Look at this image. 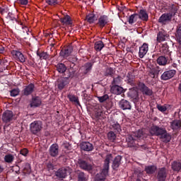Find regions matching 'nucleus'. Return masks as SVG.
Instances as JSON below:
<instances>
[{
  "mask_svg": "<svg viewBox=\"0 0 181 181\" xmlns=\"http://www.w3.org/2000/svg\"><path fill=\"white\" fill-rule=\"evenodd\" d=\"M93 111L95 118H100L103 114V106L101 105H96L93 107Z\"/></svg>",
  "mask_w": 181,
  "mask_h": 181,
  "instance_id": "obj_27",
  "label": "nucleus"
},
{
  "mask_svg": "<svg viewBox=\"0 0 181 181\" xmlns=\"http://www.w3.org/2000/svg\"><path fill=\"white\" fill-rule=\"evenodd\" d=\"M140 148L142 151H146V149H148V146H146V145H141L140 146Z\"/></svg>",
  "mask_w": 181,
  "mask_h": 181,
  "instance_id": "obj_64",
  "label": "nucleus"
},
{
  "mask_svg": "<svg viewBox=\"0 0 181 181\" xmlns=\"http://www.w3.org/2000/svg\"><path fill=\"white\" fill-rule=\"evenodd\" d=\"M60 22L63 23V25H73V21L71 20V17L69 15H66L64 17L60 18Z\"/></svg>",
  "mask_w": 181,
  "mask_h": 181,
  "instance_id": "obj_30",
  "label": "nucleus"
},
{
  "mask_svg": "<svg viewBox=\"0 0 181 181\" xmlns=\"http://www.w3.org/2000/svg\"><path fill=\"white\" fill-rule=\"evenodd\" d=\"M110 91L112 94L119 95L120 94H122V93L124 92V88L119 86V85H112V86L110 88Z\"/></svg>",
  "mask_w": 181,
  "mask_h": 181,
  "instance_id": "obj_26",
  "label": "nucleus"
},
{
  "mask_svg": "<svg viewBox=\"0 0 181 181\" xmlns=\"http://www.w3.org/2000/svg\"><path fill=\"white\" fill-rule=\"evenodd\" d=\"M129 95L132 98H134V100H138V91L136 90H131L129 92Z\"/></svg>",
  "mask_w": 181,
  "mask_h": 181,
  "instance_id": "obj_45",
  "label": "nucleus"
},
{
  "mask_svg": "<svg viewBox=\"0 0 181 181\" xmlns=\"http://www.w3.org/2000/svg\"><path fill=\"white\" fill-rule=\"evenodd\" d=\"M21 155H23V156H28V153H29V150L28 148H23L20 151Z\"/></svg>",
  "mask_w": 181,
  "mask_h": 181,
  "instance_id": "obj_57",
  "label": "nucleus"
},
{
  "mask_svg": "<svg viewBox=\"0 0 181 181\" xmlns=\"http://www.w3.org/2000/svg\"><path fill=\"white\" fill-rule=\"evenodd\" d=\"M78 165L81 169H83V170H86L87 172H91V170H93V165L88 163L83 159H78Z\"/></svg>",
  "mask_w": 181,
  "mask_h": 181,
  "instance_id": "obj_10",
  "label": "nucleus"
},
{
  "mask_svg": "<svg viewBox=\"0 0 181 181\" xmlns=\"http://www.w3.org/2000/svg\"><path fill=\"white\" fill-rule=\"evenodd\" d=\"M171 169H173L174 172H181V161L174 160L171 163Z\"/></svg>",
  "mask_w": 181,
  "mask_h": 181,
  "instance_id": "obj_28",
  "label": "nucleus"
},
{
  "mask_svg": "<svg viewBox=\"0 0 181 181\" xmlns=\"http://www.w3.org/2000/svg\"><path fill=\"white\" fill-rule=\"evenodd\" d=\"M5 53V47L0 45V54Z\"/></svg>",
  "mask_w": 181,
  "mask_h": 181,
  "instance_id": "obj_61",
  "label": "nucleus"
},
{
  "mask_svg": "<svg viewBox=\"0 0 181 181\" xmlns=\"http://www.w3.org/2000/svg\"><path fill=\"white\" fill-rule=\"evenodd\" d=\"M78 181H87L86 174L83 172H80L78 175Z\"/></svg>",
  "mask_w": 181,
  "mask_h": 181,
  "instance_id": "obj_50",
  "label": "nucleus"
},
{
  "mask_svg": "<svg viewBox=\"0 0 181 181\" xmlns=\"http://www.w3.org/2000/svg\"><path fill=\"white\" fill-rule=\"evenodd\" d=\"M80 146L81 149L85 152H91V151L94 150V146L88 141H83L81 143Z\"/></svg>",
  "mask_w": 181,
  "mask_h": 181,
  "instance_id": "obj_16",
  "label": "nucleus"
},
{
  "mask_svg": "<svg viewBox=\"0 0 181 181\" xmlns=\"http://www.w3.org/2000/svg\"><path fill=\"white\" fill-rule=\"evenodd\" d=\"M69 173H70V169L69 168L62 167L55 172V176L58 177V179H66Z\"/></svg>",
  "mask_w": 181,
  "mask_h": 181,
  "instance_id": "obj_8",
  "label": "nucleus"
},
{
  "mask_svg": "<svg viewBox=\"0 0 181 181\" xmlns=\"http://www.w3.org/2000/svg\"><path fill=\"white\" fill-rule=\"evenodd\" d=\"M86 21L88 22V23H94L95 22V14L94 13H90L86 16Z\"/></svg>",
  "mask_w": 181,
  "mask_h": 181,
  "instance_id": "obj_39",
  "label": "nucleus"
},
{
  "mask_svg": "<svg viewBox=\"0 0 181 181\" xmlns=\"http://www.w3.org/2000/svg\"><path fill=\"white\" fill-rule=\"evenodd\" d=\"M158 42H165L166 40V35L163 32H159L157 35Z\"/></svg>",
  "mask_w": 181,
  "mask_h": 181,
  "instance_id": "obj_42",
  "label": "nucleus"
},
{
  "mask_svg": "<svg viewBox=\"0 0 181 181\" xmlns=\"http://www.w3.org/2000/svg\"><path fill=\"white\" fill-rule=\"evenodd\" d=\"M70 78H73V77L64 76L58 79L57 83V88L63 90L70 83Z\"/></svg>",
  "mask_w": 181,
  "mask_h": 181,
  "instance_id": "obj_9",
  "label": "nucleus"
},
{
  "mask_svg": "<svg viewBox=\"0 0 181 181\" xmlns=\"http://www.w3.org/2000/svg\"><path fill=\"white\" fill-rule=\"evenodd\" d=\"M35 91V84L30 83L28 86H25L24 89L22 90L23 95H30Z\"/></svg>",
  "mask_w": 181,
  "mask_h": 181,
  "instance_id": "obj_17",
  "label": "nucleus"
},
{
  "mask_svg": "<svg viewBox=\"0 0 181 181\" xmlns=\"http://www.w3.org/2000/svg\"><path fill=\"white\" fill-rule=\"evenodd\" d=\"M161 52H163L164 54H170V52H169V47L168 45H163L161 47Z\"/></svg>",
  "mask_w": 181,
  "mask_h": 181,
  "instance_id": "obj_52",
  "label": "nucleus"
},
{
  "mask_svg": "<svg viewBox=\"0 0 181 181\" xmlns=\"http://www.w3.org/2000/svg\"><path fill=\"white\" fill-rule=\"evenodd\" d=\"M15 160V156L12 154H7L4 156V161L6 163H12Z\"/></svg>",
  "mask_w": 181,
  "mask_h": 181,
  "instance_id": "obj_41",
  "label": "nucleus"
},
{
  "mask_svg": "<svg viewBox=\"0 0 181 181\" xmlns=\"http://www.w3.org/2000/svg\"><path fill=\"white\" fill-rule=\"evenodd\" d=\"M37 56H38L40 60H49L50 59V54L46 52L37 51Z\"/></svg>",
  "mask_w": 181,
  "mask_h": 181,
  "instance_id": "obj_31",
  "label": "nucleus"
},
{
  "mask_svg": "<svg viewBox=\"0 0 181 181\" xmlns=\"http://www.w3.org/2000/svg\"><path fill=\"white\" fill-rule=\"evenodd\" d=\"M108 16L104 15V16H101L99 18H98V26H99V28L100 29H103V28L105 27L106 25L108 24Z\"/></svg>",
  "mask_w": 181,
  "mask_h": 181,
  "instance_id": "obj_21",
  "label": "nucleus"
},
{
  "mask_svg": "<svg viewBox=\"0 0 181 181\" xmlns=\"http://www.w3.org/2000/svg\"><path fill=\"white\" fill-rule=\"evenodd\" d=\"M177 12V6L175 4H173L170 7V11L168 13H170L172 16H175Z\"/></svg>",
  "mask_w": 181,
  "mask_h": 181,
  "instance_id": "obj_47",
  "label": "nucleus"
},
{
  "mask_svg": "<svg viewBox=\"0 0 181 181\" xmlns=\"http://www.w3.org/2000/svg\"><path fill=\"white\" fill-rule=\"evenodd\" d=\"M149 50V45L144 42L141 47H139V57L144 59Z\"/></svg>",
  "mask_w": 181,
  "mask_h": 181,
  "instance_id": "obj_15",
  "label": "nucleus"
},
{
  "mask_svg": "<svg viewBox=\"0 0 181 181\" xmlns=\"http://www.w3.org/2000/svg\"><path fill=\"white\" fill-rule=\"evenodd\" d=\"M158 169V167L155 165H147L144 168V171L147 175H153L156 172V170Z\"/></svg>",
  "mask_w": 181,
  "mask_h": 181,
  "instance_id": "obj_29",
  "label": "nucleus"
},
{
  "mask_svg": "<svg viewBox=\"0 0 181 181\" xmlns=\"http://www.w3.org/2000/svg\"><path fill=\"white\" fill-rule=\"evenodd\" d=\"M127 80L128 84H130V86H132V84H134V76H132L130 73L127 74Z\"/></svg>",
  "mask_w": 181,
  "mask_h": 181,
  "instance_id": "obj_49",
  "label": "nucleus"
},
{
  "mask_svg": "<svg viewBox=\"0 0 181 181\" xmlns=\"http://www.w3.org/2000/svg\"><path fill=\"white\" fill-rule=\"evenodd\" d=\"M55 69L57 71H58L59 74H62L64 77H74V76H71L70 74H69V69H67L66 64L63 63H58L57 65H55Z\"/></svg>",
  "mask_w": 181,
  "mask_h": 181,
  "instance_id": "obj_5",
  "label": "nucleus"
},
{
  "mask_svg": "<svg viewBox=\"0 0 181 181\" xmlns=\"http://www.w3.org/2000/svg\"><path fill=\"white\" fill-rule=\"evenodd\" d=\"M21 5H28V0H18Z\"/></svg>",
  "mask_w": 181,
  "mask_h": 181,
  "instance_id": "obj_62",
  "label": "nucleus"
},
{
  "mask_svg": "<svg viewBox=\"0 0 181 181\" xmlns=\"http://www.w3.org/2000/svg\"><path fill=\"white\" fill-rule=\"evenodd\" d=\"M22 29H23V33H27V35H29V32H30V30H29V28L27 26L23 25Z\"/></svg>",
  "mask_w": 181,
  "mask_h": 181,
  "instance_id": "obj_59",
  "label": "nucleus"
},
{
  "mask_svg": "<svg viewBox=\"0 0 181 181\" xmlns=\"http://www.w3.org/2000/svg\"><path fill=\"white\" fill-rule=\"evenodd\" d=\"M139 88L144 95H148V97H151V95L153 94L152 89L149 88L144 83H140L139 84Z\"/></svg>",
  "mask_w": 181,
  "mask_h": 181,
  "instance_id": "obj_14",
  "label": "nucleus"
},
{
  "mask_svg": "<svg viewBox=\"0 0 181 181\" xmlns=\"http://www.w3.org/2000/svg\"><path fill=\"white\" fill-rule=\"evenodd\" d=\"M10 95L11 97H16V95H19V89H13L10 91Z\"/></svg>",
  "mask_w": 181,
  "mask_h": 181,
  "instance_id": "obj_53",
  "label": "nucleus"
},
{
  "mask_svg": "<svg viewBox=\"0 0 181 181\" xmlns=\"http://www.w3.org/2000/svg\"><path fill=\"white\" fill-rule=\"evenodd\" d=\"M2 121L5 124H9L13 121V112L11 110H6L2 114Z\"/></svg>",
  "mask_w": 181,
  "mask_h": 181,
  "instance_id": "obj_11",
  "label": "nucleus"
},
{
  "mask_svg": "<svg viewBox=\"0 0 181 181\" xmlns=\"http://www.w3.org/2000/svg\"><path fill=\"white\" fill-rule=\"evenodd\" d=\"M67 98H69L71 103H75L79 107H81L80 101H78V98H77L75 95L69 94L67 95Z\"/></svg>",
  "mask_w": 181,
  "mask_h": 181,
  "instance_id": "obj_36",
  "label": "nucleus"
},
{
  "mask_svg": "<svg viewBox=\"0 0 181 181\" xmlns=\"http://www.w3.org/2000/svg\"><path fill=\"white\" fill-rule=\"evenodd\" d=\"M168 175H169V170L165 167L160 168L157 171L156 179L157 181H166Z\"/></svg>",
  "mask_w": 181,
  "mask_h": 181,
  "instance_id": "obj_6",
  "label": "nucleus"
},
{
  "mask_svg": "<svg viewBox=\"0 0 181 181\" xmlns=\"http://www.w3.org/2000/svg\"><path fill=\"white\" fill-rule=\"evenodd\" d=\"M50 156L52 158H56L59 156V145L57 144H52L49 149Z\"/></svg>",
  "mask_w": 181,
  "mask_h": 181,
  "instance_id": "obj_20",
  "label": "nucleus"
},
{
  "mask_svg": "<svg viewBox=\"0 0 181 181\" xmlns=\"http://www.w3.org/2000/svg\"><path fill=\"white\" fill-rule=\"evenodd\" d=\"M71 52H73V48L71 47H66L60 51L59 56L66 59V57H69L71 54Z\"/></svg>",
  "mask_w": 181,
  "mask_h": 181,
  "instance_id": "obj_25",
  "label": "nucleus"
},
{
  "mask_svg": "<svg viewBox=\"0 0 181 181\" xmlns=\"http://www.w3.org/2000/svg\"><path fill=\"white\" fill-rule=\"evenodd\" d=\"M42 105V99L39 96H35L32 98L30 103L31 108H37Z\"/></svg>",
  "mask_w": 181,
  "mask_h": 181,
  "instance_id": "obj_18",
  "label": "nucleus"
},
{
  "mask_svg": "<svg viewBox=\"0 0 181 181\" xmlns=\"http://www.w3.org/2000/svg\"><path fill=\"white\" fill-rule=\"evenodd\" d=\"M6 18L10 21H15L16 22H17V23H19V21H18V19L13 16V13L11 12L8 13Z\"/></svg>",
  "mask_w": 181,
  "mask_h": 181,
  "instance_id": "obj_51",
  "label": "nucleus"
},
{
  "mask_svg": "<svg viewBox=\"0 0 181 181\" xmlns=\"http://www.w3.org/2000/svg\"><path fill=\"white\" fill-rule=\"evenodd\" d=\"M63 146L65 149H67L68 151H70V149H71V144L68 142L64 143Z\"/></svg>",
  "mask_w": 181,
  "mask_h": 181,
  "instance_id": "obj_58",
  "label": "nucleus"
},
{
  "mask_svg": "<svg viewBox=\"0 0 181 181\" xmlns=\"http://www.w3.org/2000/svg\"><path fill=\"white\" fill-rule=\"evenodd\" d=\"M23 170L29 173V172H30L31 170L30 164L28 163H25L23 167Z\"/></svg>",
  "mask_w": 181,
  "mask_h": 181,
  "instance_id": "obj_56",
  "label": "nucleus"
},
{
  "mask_svg": "<svg viewBox=\"0 0 181 181\" xmlns=\"http://www.w3.org/2000/svg\"><path fill=\"white\" fill-rule=\"evenodd\" d=\"M103 47H104V42H103V41L99 40L95 43V50H96L97 52H101Z\"/></svg>",
  "mask_w": 181,
  "mask_h": 181,
  "instance_id": "obj_40",
  "label": "nucleus"
},
{
  "mask_svg": "<svg viewBox=\"0 0 181 181\" xmlns=\"http://www.w3.org/2000/svg\"><path fill=\"white\" fill-rule=\"evenodd\" d=\"M70 66L69 68L68 74L69 76H76V71H77V64H78V59L77 57H74L70 59Z\"/></svg>",
  "mask_w": 181,
  "mask_h": 181,
  "instance_id": "obj_7",
  "label": "nucleus"
},
{
  "mask_svg": "<svg viewBox=\"0 0 181 181\" xmlns=\"http://www.w3.org/2000/svg\"><path fill=\"white\" fill-rule=\"evenodd\" d=\"M46 2L48 4V5H50L51 6L59 5V1H57V0H46Z\"/></svg>",
  "mask_w": 181,
  "mask_h": 181,
  "instance_id": "obj_55",
  "label": "nucleus"
},
{
  "mask_svg": "<svg viewBox=\"0 0 181 181\" xmlns=\"http://www.w3.org/2000/svg\"><path fill=\"white\" fill-rule=\"evenodd\" d=\"M175 74H176V70L175 69L165 71L160 76V79L163 80V81H168V80H170V78H173Z\"/></svg>",
  "mask_w": 181,
  "mask_h": 181,
  "instance_id": "obj_12",
  "label": "nucleus"
},
{
  "mask_svg": "<svg viewBox=\"0 0 181 181\" xmlns=\"http://www.w3.org/2000/svg\"><path fill=\"white\" fill-rule=\"evenodd\" d=\"M175 37L178 42V45L181 46V24L177 26Z\"/></svg>",
  "mask_w": 181,
  "mask_h": 181,
  "instance_id": "obj_35",
  "label": "nucleus"
},
{
  "mask_svg": "<svg viewBox=\"0 0 181 181\" xmlns=\"http://www.w3.org/2000/svg\"><path fill=\"white\" fill-rule=\"evenodd\" d=\"M172 18L173 17L171 13H165L159 18L158 23L161 25H168L172 21Z\"/></svg>",
  "mask_w": 181,
  "mask_h": 181,
  "instance_id": "obj_13",
  "label": "nucleus"
},
{
  "mask_svg": "<svg viewBox=\"0 0 181 181\" xmlns=\"http://www.w3.org/2000/svg\"><path fill=\"white\" fill-rule=\"evenodd\" d=\"M144 138H145L144 131L139 129V131L134 133L133 135H128L126 137V141L128 144V146L133 148L136 146V139H144Z\"/></svg>",
  "mask_w": 181,
  "mask_h": 181,
  "instance_id": "obj_3",
  "label": "nucleus"
},
{
  "mask_svg": "<svg viewBox=\"0 0 181 181\" xmlns=\"http://www.w3.org/2000/svg\"><path fill=\"white\" fill-rule=\"evenodd\" d=\"M93 66H94V62L86 63L84 65L83 74H88V73H91V70H93Z\"/></svg>",
  "mask_w": 181,
  "mask_h": 181,
  "instance_id": "obj_32",
  "label": "nucleus"
},
{
  "mask_svg": "<svg viewBox=\"0 0 181 181\" xmlns=\"http://www.w3.org/2000/svg\"><path fill=\"white\" fill-rule=\"evenodd\" d=\"M157 63L159 64V66H166V64H168V57H158L157 59Z\"/></svg>",
  "mask_w": 181,
  "mask_h": 181,
  "instance_id": "obj_34",
  "label": "nucleus"
},
{
  "mask_svg": "<svg viewBox=\"0 0 181 181\" xmlns=\"http://www.w3.org/2000/svg\"><path fill=\"white\" fill-rule=\"evenodd\" d=\"M121 160H122V156H117L113 160L112 163V169L113 170H118V168L121 165Z\"/></svg>",
  "mask_w": 181,
  "mask_h": 181,
  "instance_id": "obj_22",
  "label": "nucleus"
},
{
  "mask_svg": "<svg viewBox=\"0 0 181 181\" xmlns=\"http://www.w3.org/2000/svg\"><path fill=\"white\" fill-rule=\"evenodd\" d=\"M29 66H31V67H35V61H28Z\"/></svg>",
  "mask_w": 181,
  "mask_h": 181,
  "instance_id": "obj_63",
  "label": "nucleus"
},
{
  "mask_svg": "<svg viewBox=\"0 0 181 181\" xmlns=\"http://www.w3.org/2000/svg\"><path fill=\"white\" fill-rule=\"evenodd\" d=\"M97 98L99 103H105V101H107L108 98H110V96H108L107 94H105L103 96H98Z\"/></svg>",
  "mask_w": 181,
  "mask_h": 181,
  "instance_id": "obj_48",
  "label": "nucleus"
},
{
  "mask_svg": "<svg viewBox=\"0 0 181 181\" xmlns=\"http://www.w3.org/2000/svg\"><path fill=\"white\" fill-rule=\"evenodd\" d=\"M43 129V123L40 120H35L30 124V131L33 135H37Z\"/></svg>",
  "mask_w": 181,
  "mask_h": 181,
  "instance_id": "obj_4",
  "label": "nucleus"
},
{
  "mask_svg": "<svg viewBox=\"0 0 181 181\" xmlns=\"http://www.w3.org/2000/svg\"><path fill=\"white\" fill-rule=\"evenodd\" d=\"M47 168L49 170H53V169H54V165L49 163L47 164Z\"/></svg>",
  "mask_w": 181,
  "mask_h": 181,
  "instance_id": "obj_60",
  "label": "nucleus"
},
{
  "mask_svg": "<svg viewBox=\"0 0 181 181\" xmlns=\"http://www.w3.org/2000/svg\"><path fill=\"white\" fill-rule=\"evenodd\" d=\"M121 81H122V78L121 76H118L117 77L113 78L112 84V86H119V84H121Z\"/></svg>",
  "mask_w": 181,
  "mask_h": 181,
  "instance_id": "obj_46",
  "label": "nucleus"
},
{
  "mask_svg": "<svg viewBox=\"0 0 181 181\" xmlns=\"http://www.w3.org/2000/svg\"><path fill=\"white\" fill-rule=\"evenodd\" d=\"M119 107L121 110H131V103L125 99H122L119 103Z\"/></svg>",
  "mask_w": 181,
  "mask_h": 181,
  "instance_id": "obj_24",
  "label": "nucleus"
},
{
  "mask_svg": "<svg viewBox=\"0 0 181 181\" xmlns=\"http://www.w3.org/2000/svg\"><path fill=\"white\" fill-rule=\"evenodd\" d=\"M11 54L14 56L16 59H18L21 63H25L26 62V57H25V55L19 51L13 50Z\"/></svg>",
  "mask_w": 181,
  "mask_h": 181,
  "instance_id": "obj_23",
  "label": "nucleus"
},
{
  "mask_svg": "<svg viewBox=\"0 0 181 181\" xmlns=\"http://www.w3.org/2000/svg\"><path fill=\"white\" fill-rule=\"evenodd\" d=\"M170 127L172 129H180L181 128V120L175 119L170 122Z\"/></svg>",
  "mask_w": 181,
  "mask_h": 181,
  "instance_id": "obj_33",
  "label": "nucleus"
},
{
  "mask_svg": "<svg viewBox=\"0 0 181 181\" xmlns=\"http://www.w3.org/2000/svg\"><path fill=\"white\" fill-rule=\"evenodd\" d=\"M138 18L143 21V22H148L149 21V15H148V12L144 8H141L139 11V13H137Z\"/></svg>",
  "mask_w": 181,
  "mask_h": 181,
  "instance_id": "obj_19",
  "label": "nucleus"
},
{
  "mask_svg": "<svg viewBox=\"0 0 181 181\" xmlns=\"http://www.w3.org/2000/svg\"><path fill=\"white\" fill-rule=\"evenodd\" d=\"M111 127V129H113L116 133L121 132L122 131V129H121V125L118 124V122H112Z\"/></svg>",
  "mask_w": 181,
  "mask_h": 181,
  "instance_id": "obj_37",
  "label": "nucleus"
},
{
  "mask_svg": "<svg viewBox=\"0 0 181 181\" xmlns=\"http://www.w3.org/2000/svg\"><path fill=\"white\" fill-rule=\"evenodd\" d=\"M157 109L158 111H160V112H165L168 110V107H166V106L161 105H157Z\"/></svg>",
  "mask_w": 181,
  "mask_h": 181,
  "instance_id": "obj_54",
  "label": "nucleus"
},
{
  "mask_svg": "<svg viewBox=\"0 0 181 181\" xmlns=\"http://www.w3.org/2000/svg\"><path fill=\"white\" fill-rule=\"evenodd\" d=\"M150 134L153 136H160L162 139H165V142L170 141V134H169L168 131H166V129L163 127H159L156 125H153L150 128Z\"/></svg>",
  "mask_w": 181,
  "mask_h": 181,
  "instance_id": "obj_2",
  "label": "nucleus"
},
{
  "mask_svg": "<svg viewBox=\"0 0 181 181\" xmlns=\"http://www.w3.org/2000/svg\"><path fill=\"white\" fill-rule=\"evenodd\" d=\"M138 13L132 14L128 18L129 25H134V23H136V22L138 21Z\"/></svg>",
  "mask_w": 181,
  "mask_h": 181,
  "instance_id": "obj_38",
  "label": "nucleus"
},
{
  "mask_svg": "<svg viewBox=\"0 0 181 181\" xmlns=\"http://www.w3.org/2000/svg\"><path fill=\"white\" fill-rule=\"evenodd\" d=\"M107 137L111 142H114L117 139V134L114 132H109L107 134Z\"/></svg>",
  "mask_w": 181,
  "mask_h": 181,
  "instance_id": "obj_44",
  "label": "nucleus"
},
{
  "mask_svg": "<svg viewBox=\"0 0 181 181\" xmlns=\"http://www.w3.org/2000/svg\"><path fill=\"white\" fill-rule=\"evenodd\" d=\"M112 159H114L112 154H107L104 160L103 168L100 173L95 175L94 181H105V179H107L108 176V172H110V162H111Z\"/></svg>",
  "mask_w": 181,
  "mask_h": 181,
  "instance_id": "obj_1",
  "label": "nucleus"
},
{
  "mask_svg": "<svg viewBox=\"0 0 181 181\" xmlns=\"http://www.w3.org/2000/svg\"><path fill=\"white\" fill-rule=\"evenodd\" d=\"M115 73V71H114V69L112 67H109L106 69L105 76L106 77H108V76H110V77H112V76H114Z\"/></svg>",
  "mask_w": 181,
  "mask_h": 181,
  "instance_id": "obj_43",
  "label": "nucleus"
}]
</instances>
